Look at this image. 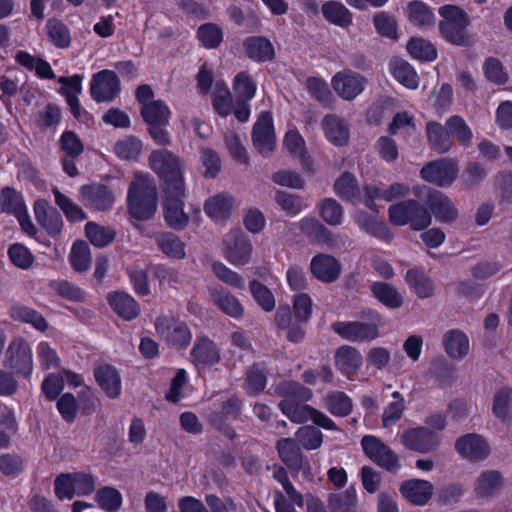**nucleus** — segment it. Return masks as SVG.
I'll use <instances>...</instances> for the list:
<instances>
[{"mask_svg":"<svg viewBox=\"0 0 512 512\" xmlns=\"http://www.w3.org/2000/svg\"><path fill=\"white\" fill-rule=\"evenodd\" d=\"M366 187L369 184L360 186L355 175L349 171L343 172L334 182L333 189L336 195L345 202L362 203L366 198Z\"/></svg>","mask_w":512,"mask_h":512,"instance_id":"27","label":"nucleus"},{"mask_svg":"<svg viewBox=\"0 0 512 512\" xmlns=\"http://www.w3.org/2000/svg\"><path fill=\"white\" fill-rule=\"evenodd\" d=\"M425 205L430 214L433 213L437 220L451 223L458 217V211L452 201L441 191L425 187Z\"/></svg>","mask_w":512,"mask_h":512,"instance_id":"25","label":"nucleus"},{"mask_svg":"<svg viewBox=\"0 0 512 512\" xmlns=\"http://www.w3.org/2000/svg\"><path fill=\"white\" fill-rule=\"evenodd\" d=\"M233 90L236 100L251 101L257 90V84L247 71H241L236 74L233 80Z\"/></svg>","mask_w":512,"mask_h":512,"instance_id":"61","label":"nucleus"},{"mask_svg":"<svg viewBox=\"0 0 512 512\" xmlns=\"http://www.w3.org/2000/svg\"><path fill=\"white\" fill-rule=\"evenodd\" d=\"M62 113L60 107L55 103H48L45 109L38 111L35 116V123L41 131L56 129L61 123Z\"/></svg>","mask_w":512,"mask_h":512,"instance_id":"63","label":"nucleus"},{"mask_svg":"<svg viewBox=\"0 0 512 512\" xmlns=\"http://www.w3.org/2000/svg\"><path fill=\"white\" fill-rule=\"evenodd\" d=\"M89 93L96 103L113 102L121 93V81L114 70L102 69L92 75Z\"/></svg>","mask_w":512,"mask_h":512,"instance_id":"10","label":"nucleus"},{"mask_svg":"<svg viewBox=\"0 0 512 512\" xmlns=\"http://www.w3.org/2000/svg\"><path fill=\"white\" fill-rule=\"evenodd\" d=\"M15 62L29 71H35L40 79L52 80L56 77L50 63L43 58H36L29 52L18 50L14 56Z\"/></svg>","mask_w":512,"mask_h":512,"instance_id":"39","label":"nucleus"},{"mask_svg":"<svg viewBox=\"0 0 512 512\" xmlns=\"http://www.w3.org/2000/svg\"><path fill=\"white\" fill-rule=\"evenodd\" d=\"M275 393L283 398L278 407L291 422L301 424L311 420L325 430H338L336 423L330 417L305 404L311 400L313 394L309 388L299 382L283 380L276 385Z\"/></svg>","mask_w":512,"mask_h":512,"instance_id":"1","label":"nucleus"},{"mask_svg":"<svg viewBox=\"0 0 512 512\" xmlns=\"http://www.w3.org/2000/svg\"><path fill=\"white\" fill-rule=\"evenodd\" d=\"M364 454L375 464L392 472L399 467L397 454L379 438L373 435H365L361 439Z\"/></svg>","mask_w":512,"mask_h":512,"instance_id":"16","label":"nucleus"},{"mask_svg":"<svg viewBox=\"0 0 512 512\" xmlns=\"http://www.w3.org/2000/svg\"><path fill=\"white\" fill-rule=\"evenodd\" d=\"M409 21L420 29L432 28L435 25L436 17L429 5L413 0L407 6Z\"/></svg>","mask_w":512,"mask_h":512,"instance_id":"45","label":"nucleus"},{"mask_svg":"<svg viewBox=\"0 0 512 512\" xmlns=\"http://www.w3.org/2000/svg\"><path fill=\"white\" fill-rule=\"evenodd\" d=\"M26 204L23 194L11 186H4L0 190V209L3 213L17 215Z\"/></svg>","mask_w":512,"mask_h":512,"instance_id":"54","label":"nucleus"},{"mask_svg":"<svg viewBox=\"0 0 512 512\" xmlns=\"http://www.w3.org/2000/svg\"><path fill=\"white\" fill-rule=\"evenodd\" d=\"M324 407L336 417H346L353 409L352 399L343 391H331L324 399Z\"/></svg>","mask_w":512,"mask_h":512,"instance_id":"49","label":"nucleus"},{"mask_svg":"<svg viewBox=\"0 0 512 512\" xmlns=\"http://www.w3.org/2000/svg\"><path fill=\"white\" fill-rule=\"evenodd\" d=\"M190 357L193 365L201 370L218 364L221 361V352L213 340L203 335L196 338Z\"/></svg>","mask_w":512,"mask_h":512,"instance_id":"22","label":"nucleus"},{"mask_svg":"<svg viewBox=\"0 0 512 512\" xmlns=\"http://www.w3.org/2000/svg\"><path fill=\"white\" fill-rule=\"evenodd\" d=\"M216 306L226 315L239 319L244 314V307L239 300L224 288L216 289L213 293Z\"/></svg>","mask_w":512,"mask_h":512,"instance_id":"50","label":"nucleus"},{"mask_svg":"<svg viewBox=\"0 0 512 512\" xmlns=\"http://www.w3.org/2000/svg\"><path fill=\"white\" fill-rule=\"evenodd\" d=\"M301 231L319 243L328 244L332 239L331 231L315 218H304L300 222Z\"/></svg>","mask_w":512,"mask_h":512,"instance_id":"64","label":"nucleus"},{"mask_svg":"<svg viewBox=\"0 0 512 512\" xmlns=\"http://www.w3.org/2000/svg\"><path fill=\"white\" fill-rule=\"evenodd\" d=\"M364 454L375 464L392 472L399 467L397 454L379 438L373 435H365L361 439Z\"/></svg>","mask_w":512,"mask_h":512,"instance_id":"14","label":"nucleus"},{"mask_svg":"<svg viewBox=\"0 0 512 512\" xmlns=\"http://www.w3.org/2000/svg\"><path fill=\"white\" fill-rule=\"evenodd\" d=\"M253 246L251 240L241 231L232 232L225 240V258L235 266L249 263Z\"/></svg>","mask_w":512,"mask_h":512,"instance_id":"23","label":"nucleus"},{"mask_svg":"<svg viewBox=\"0 0 512 512\" xmlns=\"http://www.w3.org/2000/svg\"><path fill=\"white\" fill-rule=\"evenodd\" d=\"M158 192L152 180L137 176L131 182L127 193V209L131 218L147 221L157 210Z\"/></svg>","mask_w":512,"mask_h":512,"instance_id":"3","label":"nucleus"},{"mask_svg":"<svg viewBox=\"0 0 512 512\" xmlns=\"http://www.w3.org/2000/svg\"><path fill=\"white\" fill-rule=\"evenodd\" d=\"M234 198L231 195L219 193L208 198L204 203V212L213 220H224L230 217Z\"/></svg>","mask_w":512,"mask_h":512,"instance_id":"41","label":"nucleus"},{"mask_svg":"<svg viewBox=\"0 0 512 512\" xmlns=\"http://www.w3.org/2000/svg\"><path fill=\"white\" fill-rule=\"evenodd\" d=\"M446 354L455 360H462L469 352V338L459 329H451L443 336Z\"/></svg>","mask_w":512,"mask_h":512,"instance_id":"37","label":"nucleus"},{"mask_svg":"<svg viewBox=\"0 0 512 512\" xmlns=\"http://www.w3.org/2000/svg\"><path fill=\"white\" fill-rule=\"evenodd\" d=\"M321 126L326 139L337 147L345 146L349 141L350 131L347 122L336 114L325 115Z\"/></svg>","mask_w":512,"mask_h":512,"instance_id":"32","label":"nucleus"},{"mask_svg":"<svg viewBox=\"0 0 512 512\" xmlns=\"http://www.w3.org/2000/svg\"><path fill=\"white\" fill-rule=\"evenodd\" d=\"M251 139L254 147L263 156H268L275 149L274 122L269 111L260 114L253 125Z\"/></svg>","mask_w":512,"mask_h":512,"instance_id":"20","label":"nucleus"},{"mask_svg":"<svg viewBox=\"0 0 512 512\" xmlns=\"http://www.w3.org/2000/svg\"><path fill=\"white\" fill-rule=\"evenodd\" d=\"M391 396L394 401L384 408L381 416L382 425L385 428L395 425L402 418L406 409L405 399L399 391L392 392Z\"/></svg>","mask_w":512,"mask_h":512,"instance_id":"60","label":"nucleus"},{"mask_svg":"<svg viewBox=\"0 0 512 512\" xmlns=\"http://www.w3.org/2000/svg\"><path fill=\"white\" fill-rule=\"evenodd\" d=\"M306 87L310 95L324 107H332L335 98L327 82L319 77L307 78Z\"/></svg>","mask_w":512,"mask_h":512,"instance_id":"58","label":"nucleus"},{"mask_svg":"<svg viewBox=\"0 0 512 512\" xmlns=\"http://www.w3.org/2000/svg\"><path fill=\"white\" fill-rule=\"evenodd\" d=\"M355 221L361 230L382 241L389 243L393 239V233L388 225L365 211L359 212L356 215Z\"/></svg>","mask_w":512,"mask_h":512,"instance_id":"40","label":"nucleus"},{"mask_svg":"<svg viewBox=\"0 0 512 512\" xmlns=\"http://www.w3.org/2000/svg\"><path fill=\"white\" fill-rule=\"evenodd\" d=\"M407 51L414 59L432 62L437 56L436 47L428 40L412 37L407 43Z\"/></svg>","mask_w":512,"mask_h":512,"instance_id":"57","label":"nucleus"},{"mask_svg":"<svg viewBox=\"0 0 512 512\" xmlns=\"http://www.w3.org/2000/svg\"><path fill=\"white\" fill-rule=\"evenodd\" d=\"M140 116L143 122L148 125L169 124L171 110L163 100L151 101L148 105L140 108Z\"/></svg>","mask_w":512,"mask_h":512,"instance_id":"47","label":"nucleus"},{"mask_svg":"<svg viewBox=\"0 0 512 512\" xmlns=\"http://www.w3.org/2000/svg\"><path fill=\"white\" fill-rule=\"evenodd\" d=\"M84 231L90 243L97 248L108 246L116 237L114 229L102 226L93 221H88L85 224Z\"/></svg>","mask_w":512,"mask_h":512,"instance_id":"51","label":"nucleus"},{"mask_svg":"<svg viewBox=\"0 0 512 512\" xmlns=\"http://www.w3.org/2000/svg\"><path fill=\"white\" fill-rule=\"evenodd\" d=\"M106 299L111 309L120 318L126 321H131L137 318L140 314V306L138 302L126 292H110Z\"/></svg>","mask_w":512,"mask_h":512,"instance_id":"34","label":"nucleus"},{"mask_svg":"<svg viewBox=\"0 0 512 512\" xmlns=\"http://www.w3.org/2000/svg\"><path fill=\"white\" fill-rule=\"evenodd\" d=\"M276 448L280 459L290 469L299 470L302 466V455L299 445L292 438H281Z\"/></svg>","mask_w":512,"mask_h":512,"instance_id":"48","label":"nucleus"},{"mask_svg":"<svg viewBox=\"0 0 512 512\" xmlns=\"http://www.w3.org/2000/svg\"><path fill=\"white\" fill-rule=\"evenodd\" d=\"M369 322L336 321L331 324L334 333L344 340L356 343L371 342L379 337V327L382 315L375 309L369 308L362 312Z\"/></svg>","mask_w":512,"mask_h":512,"instance_id":"4","label":"nucleus"},{"mask_svg":"<svg viewBox=\"0 0 512 512\" xmlns=\"http://www.w3.org/2000/svg\"><path fill=\"white\" fill-rule=\"evenodd\" d=\"M149 165L163 183V191L184 189V177L180 158L168 150H154L149 156Z\"/></svg>","mask_w":512,"mask_h":512,"instance_id":"6","label":"nucleus"},{"mask_svg":"<svg viewBox=\"0 0 512 512\" xmlns=\"http://www.w3.org/2000/svg\"><path fill=\"white\" fill-rule=\"evenodd\" d=\"M456 452L472 462L484 460L490 453V446L483 436L477 433H467L455 441Z\"/></svg>","mask_w":512,"mask_h":512,"instance_id":"24","label":"nucleus"},{"mask_svg":"<svg viewBox=\"0 0 512 512\" xmlns=\"http://www.w3.org/2000/svg\"><path fill=\"white\" fill-rule=\"evenodd\" d=\"M155 330L170 347L186 349L192 341V331L184 320L175 316L161 315L155 320Z\"/></svg>","mask_w":512,"mask_h":512,"instance_id":"8","label":"nucleus"},{"mask_svg":"<svg viewBox=\"0 0 512 512\" xmlns=\"http://www.w3.org/2000/svg\"><path fill=\"white\" fill-rule=\"evenodd\" d=\"M373 297L389 309H398L404 303V298L398 289L385 281H375L370 285Z\"/></svg>","mask_w":512,"mask_h":512,"instance_id":"38","label":"nucleus"},{"mask_svg":"<svg viewBox=\"0 0 512 512\" xmlns=\"http://www.w3.org/2000/svg\"><path fill=\"white\" fill-rule=\"evenodd\" d=\"M95 382L109 399H116L122 392V379L115 366L101 363L94 367Z\"/></svg>","mask_w":512,"mask_h":512,"instance_id":"26","label":"nucleus"},{"mask_svg":"<svg viewBox=\"0 0 512 512\" xmlns=\"http://www.w3.org/2000/svg\"><path fill=\"white\" fill-rule=\"evenodd\" d=\"M55 204L63 212L66 219L71 223L81 222L87 219L83 209L75 204L68 196L63 194L57 187L52 189Z\"/></svg>","mask_w":512,"mask_h":512,"instance_id":"52","label":"nucleus"},{"mask_svg":"<svg viewBox=\"0 0 512 512\" xmlns=\"http://www.w3.org/2000/svg\"><path fill=\"white\" fill-rule=\"evenodd\" d=\"M341 270L342 267L339 260L330 254L318 253L312 257L310 262L312 276L323 283L337 281Z\"/></svg>","mask_w":512,"mask_h":512,"instance_id":"28","label":"nucleus"},{"mask_svg":"<svg viewBox=\"0 0 512 512\" xmlns=\"http://www.w3.org/2000/svg\"><path fill=\"white\" fill-rule=\"evenodd\" d=\"M242 45L246 56L254 62L264 63L275 58L274 46L265 36H248Z\"/></svg>","mask_w":512,"mask_h":512,"instance_id":"31","label":"nucleus"},{"mask_svg":"<svg viewBox=\"0 0 512 512\" xmlns=\"http://www.w3.org/2000/svg\"><path fill=\"white\" fill-rule=\"evenodd\" d=\"M364 454L375 464L392 472L399 467L397 454L379 438L373 435H365L361 439Z\"/></svg>","mask_w":512,"mask_h":512,"instance_id":"17","label":"nucleus"},{"mask_svg":"<svg viewBox=\"0 0 512 512\" xmlns=\"http://www.w3.org/2000/svg\"><path fill=\"white\" fill-rule=\"evenodd\" d=\"M390 73L404 87L414 90L419 86L420 78L414 67L403 59H394L389 65Z\"/></svg>","mask_w":512,"mask_h":512,"instance_id":"42","label":"nucleus"},{"mask_svg":"<svg viewBox=\"0 0 512 512\" xmlns=\"http://www.w3.org/2000/svg\"><path fill=\"white\" fill-rule=\"evenodd\" d=\"M425 133L429 147L438 154H446L451 151L454 146L453 137L464 148H468L473 139L471 128L460 115L448 117L444 125L437 121H428Z\"/></svg>","mask_w":512,"mask_h":512,"instance_id":"2","label":"nucleus"},{"mask_svg":"<svg viewBox=\"0 0 512 512\" xmlns=\"http://www.w3.org/2000/svg\"><path fill=\"white\" fill-rule=\"evenodd\" d=\"M503 484L502 474L496 470L483 471L475 483V493L479 497L492 496Z\"/></svg>","mask_w":512,"mask_h":512,"instance_id":"53","label":"nucleus"},{"mask_svg":"<svg viewBox=\"0 0 512 512\" xmlns=\"http://www.w3.org/2000/svg\"><path fill=\"white\" fill-rule=\"evenodd\" d=\"M400 439L405 448L421 454L432 453L441 444L440 436L426 426L407 428Z\"/></svg>","mask_w":512,"mask_h":512,"instance_id":"11","label":"nucleus"},{"mask_svg":"<svg viewBox=\"0 0 512 512\" xmlns=\"http://www.w3.org/2000/svg\"><path fill=\"white\" fill-rule=\"evenodd\" d=\"M438 12L443 18L439 22V31L442 37L452 45L467 46L470 40L467 32L469 25L467 13L462 8L449 4L441 6Z\"/></svg>","mask_w":512,"mask_h":512,"instance_id":"7","label":"nucleus"},{"mask_svg":"<svg viewBox=\"0 0 512 512\" xmlns=\"http://www.w3.org/2000/svg\"><path fill=\"white\" fill-rule=\"evenodd\" d=\"M79 200L90 210L105 212L113 208L115 195L106 184L89 183L80 187Z\"/></svg>","mask_w":512,"mask_h":512,"instance_id":"12","label":"nucleus"},{"mask_svg":"<svg viewBox=\"0 0 512 512\" xmlns=\"http://www.w3.org/2000/svg\"><path fill=\"white\" fill-rule=\"evenodd\" d=\"M405 281L420 299L429 298L434 294L433 280L418 268L408 269L405 274Z\"/></svg>","mask_w":512,"mask_h":512,"instance_id":"43","label":"nucleus"},{"mask_svg":"<svg viewBox=\"0 0 512 512\" xmlns=\"http://www.w3.org/2000/svg\"><path fill=\"white\" fill-rule=\"evenodd\" d=\"M367 80L364 76L350 69L337 72L331 79V85L340 98L354 100L364 89Z\"/></svg>","mask_w":512,"mask_h":512,"instance_id":"21","label":"nucleus"},{"mask_svg":"<svg viewBox=\"0 0 512 512\" xmlns=\"http://www.w3.org/2000/svg\"><path fill=\"white\" fill-rule=\"evenodd\" d=\"M196 37L205 49L211 50L220 46L223 41L224 34L217 24L207 22L198 27Z\"/></svg>","mask_w":512,"mask_h":512,"instance_id":"55","label":"nucleus"},{"mask_svg":"<svg viewBox=\"0 0 512 512\" xmlns=\"http://www.w3.org/2000/svg\"><path fill=\"white\" fill-rule=\"evenodd\" d=\"M357 494L353 486L341 493H332L328 497V505L332 512H355Z\"/></svg>","mask_w":512,"mask_h":512,"instance_id":"59","label":"nucleus"},{"mask_svg":"<svg viewBox=\"0 0 512 512\" xmlns=\"http://www.w3.org/2000/svg\"><path fill=\"white\" fill-rule=\"evenodd\" d=\"M388 218L394 226L409 225L413 231H423L432 222L426 206L415 199L401 200L388 208Z\"/></svg>","mask_w":512,"mask_h":512,"instance_id":"5","label":"nucleus"},{"mask_svg":"<svg viewBox=\"0 0 512 512\" xmlns=\"http://www.w3.org/2000/svg\"><path fill=\"white\" fill-rule=\"evenodd\" d=\"M95 500L99 507L106 512H117L122 504L121 492L112 486H103L95 494Z\"/></svg>","mask_w":512,"mask_h":512,"instance_id":"56","label":"nucleus"},{"mask_svg":"<svg viewBox=\"0 0 512 512\" xmlns=\"http://www.w3.org/2000/svg\"><path fill=\"white\" fill-rule=\"evenodd\" d=\"M155 242L158 249L169 258L181 260L186 256L185 243L172 232L157 234Z\"/></svg>","mask_w":512,"mask_h":512,"instance_id":"46","label":"nucleus"},{"mask_svg":"<svg viewBox=\"0 0 512 512\" xmlns=\"http://www.w3.org/2000/svg\"><path fill=\"white\" fill-rule=\"evenodd\" d=\"M69 261L72 268L77 272H85L90 268V249L85 241L76 240L72 244Z\"/></svg>","mask_w":512,"mask_h":512,"instance_id":"62","label":"nucleus"},{"mask_svg":"<svg viewBox=\"0 0 512 512\" xmlns=\"http://www.w3.org/2000/svg\"><path fill=\"white\" fill-rule=\"evenodd\" d=\"M10 317L14 321L31 325L39 332H45L48 329V322L45 317L32 307L21 304L14 305L10 308Z\"/></svg>","mask_w":512,"mask_h":512,"instance_id":"44","label":"nucleus"},{"mask_svg":"<svg viewBox=\"0 0 512 512\" xmlns=\"http://www.w3.org/2000/svg\"><path fill=\"white\" fill-rule=\"evenodd\" d=\"M399 491L411 504L424 506L433 495V485L428 480L408 479L401 483Z\"/></svg>","mask_w":512,"mask_h":512,"instance_id":"30","label":"nucleus"},{"mask_svg":"<svg viewBox=\"0 0 512 512\" xmlns=\"http://www.w3.org/2000/svg\"><path fill=\"white\" fill-rule=\"evenodd\" d=\"M408 193L409 187L403 183H393L386 189H381L377 186L371 185V187H366L364 206L371 211L378 212L379 210L375 200L384 199L387 202H391L395 199L406 196Z\"/></svg>","mask_w":512,"mask_h":512,"instance_id":"33","label":"nucleus"},{"mask_svg":"<svg viewBox=\"0 0 512 512\" xmlns=\"http://www.w3.org/2000/svg\"><path fill=\"white\" fill-rule=\"evenodd\" d=\"M323 18L330 24L340 28H348L352 25V12L340 1H325L321 6Z\"/></svg>","mask_w":512,"mask_h":512,"instance_id":"36","label":"nucleus"},{"mask_svg":"<svg viewBox=\"0 0 512 512\" xmlns=\"http://www.w3.org/2000/svg\"><path fill=\"white\" fill-rule=\"evenodd\" d=\"M334 359L335 366L345 376L356 374L363 364V357L359 350L350 345L338 347Z\"/></svg>","mask_w":512,"mask_h":512,"instance_id":"35","label":"nucleus"},{"mask_svg":"<svg viewBox=\"0 0 512 512\" xmlns=\"http://www.w3.org/2000/svg\"><path fill=\"white\" fill-rule=\"evenodd\" d=\"M364 454L375 464L392 472L399 467L397 454L379 438L373 435H365L361 439Z\"/></svg>","mask_w":512,"mask_h":512,"instance_id":"15","label":"nucleus"},{"mask_svg":"<svg viewBox=\"0 0 512 512\" xmlns=\"http://www.w3.org/2000/svg\"><path fill=\"white\" fill-rule=\"evenodd\" d=\"M185 188L180 191L164 192L163 216L168 227L180 231L189 223V216L184 211Z\"/></svg>","mask_w":512,"mask_h":512,"instance_id":"18","label":"nucleus"},{"mask_svg":"<svg viewBox=\"0 0 512 512\" xmlns=\"http://www.w3.org/2000/svg\"><path fill=\"white\" fill-rule=\"evenodd\" d=\"M364 454L375 464L392 472L399 467L397 454L379 438L373 435H365L361 439Z\"/></svg>","mask_w":512,"mask_h":512,"instance_id":"13","label":"nucleus"},{"mask_svg":"<svg viewBox=\"0 0 512 512\" xmlns=\"http://www.w3.org/2000/svg\"><path fill=\"white\" fill-rule=\"evenodd\" d=\"M4 366L10 373L28 379L33 373V353L29 342L23 337H14L10 340L6 353Z\"/></svg>","mask_w":512,"mask_h":512,"instance_id":"9","label":"nucleus"},{"mask_svg":"<svg viewBox=\"0 0 512 512\" xmlns=\"http://www.w3.org/2000/svg\"><path fill=\"white\" fill-rule=\"evenodd\" d=\"M422 179L446 187L452 184L458 175L456 162L451 158H440L424 165L420 171Z\"/></svg>","mask_w":512,"mask_h":512,"instance_id":"19","label":"nucleus"},{"mask_svg":"<svg viewBox=\"0 0 512 512\" xmlns=\"http://www.w3.org/2000/svg\"><path fill=\"white\" fill-rule=\"evenodd\" d=\"M34 214L37 222L53 238H56L63 229V219L60 212L45 199H38L34 203Z\"/></svg>","mask_w":512,"mask_h":512,"instance_id":"29","label":"nucleus"}]
</instances>
